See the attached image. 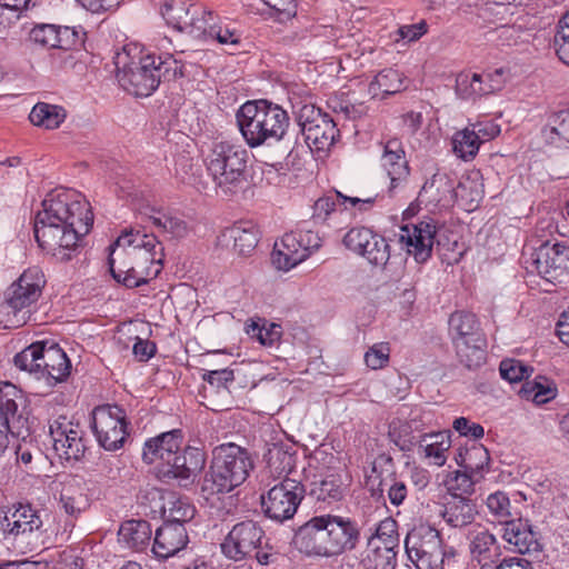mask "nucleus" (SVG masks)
Wrapping results in <instances>:
<instances>
[{
  "mask_svg": "<svg viewBox=\"0 0 569 569\" xmlns=\"http://www.w3.org/2000/svg\"><path fill=\"white\" fill-rule=\"evenodd\" d=\"M41 204L42 210L34 218L36 240L42 250L60 261H68L92 228L90 203L76 190L57 188Z\"/></svg>",
  "mask_w": 569,
  "mask_h": 569,
  "instance_id": "1",
  "label": "nucleus"
},
{
  "mask_svg": "<svg viewBox=\"0 0 569 569\" xmlns=\"http://www.w3.org/2000/svg\"><path fill=\"white\" fill-rule=\"evenodd\" d=\"M114 63L118 82L136 97H149L161 82L184 77V64L171 53L147 54L139 61H129V54L118 53Z\"/></svg>",
  "mask_w": 569,
  "mask_h": 569,
  "instance_id": "2",
  "label": "nucleus"
},
{
  "mask_svg": "<svg viewBox=\"0 0 569 569\" xmlns=\"http://www.w3.org/2000/svg\"><path fill=\"white\" fill-rule=\"evenodd\" d=\"M236 119L243 140L251 149L279 142L289 127L287 111L264 99L243 103L237 111Z\"/></svg>",
  "mask_w": 569,
  "mask_h": 569,
  "instance_id": "3",
  "label": "nucleus"
},
{
  "mask_svg": "<svg viewBox=\"0 0 569 569\" xmlns=\"http://www.w3.org/2000/svg\"><path fill=\"white\" fill-rule=\"evenodd\" d=\"M254 468L248 449L229 442L216 447L209 470L201 482V491L210 496L226 495L241 486Z\"/></svg>",
  "mask_w": 569,
  "mask_h": 569,
  "instance_id": "4",
  "label": "nucleus"
},
{
  "mask_svg": "<svg viewBox=\"0 0 569 569\" xmlns=\"http://www.w3.org/2000/svg\"><path fill=\"white\" fill-rule=\"evenodd\" d=\"M248 158V151L240 144L227 140L212 142L204 164L220 194L234 197L246 190Z\"/></svg>",
  "mask_w": 569,
  "mask_h": 569,
  "instance_id": "5",
  "label": "nucleus"
},
{
  "mask_svg": "<svg viewBox=\"0 0 569 569\" xmlns=\"http://www.w3.org/2000/svg\"><path fill=\"white\" fill-rule=\"evenodd\" d=\"M116 247H128L132 261L131 277L127 288H137L157 278L163 267L164 248L154 234L126 231L114 241Z\"/></svg>",
  "mask_w": 569,
  "mask_h": 569,
  "instance_id": "6",
  "label": "nucleus"
},
{
  "mask_svg": "<svg viewBox=\"0 0 569 569\" xmlns=\"http://www.w3.org/2000/svg\"><path fill=\"white\" fill-rule=\"evenodd\" d=\"M405 548L417 569H443L446 560L456 553L453 547L445 543L441 533L429 525L413 527L407 533Z\"/></svg>",
  "mask_w": 569,
  "mask_h": 569,
  "instance_id": "7",
  "label": "nucleus"
},
{
  "mask_svg": "<svg viewBox=\"0 0 569 569\" xmlns=\"http://www.w3.org/2000/svg\"><path fill=\"white\" fill-rule=\"evenodd\" d=\"M305 495L300 481L284 478L260 496L261 510L268 519L283 523L295 517Z\"/></svg>",
  "mask_w": 569,
  "mask_h": 569,
  "instance_id": "8",
  "label": "nucleus"
},
{
  "mask_svg": "<svg viewBox=\"0 0 569 569\" xmlns=\"http://www.w3.org/2000/svg\"><path fill=\"white\" fill-rule=\"evenodd\" d=\"M91 427L99 446L107 451L121 449L129 435L126 411L118 405L96 407Z\"/></svg>",
  "mask_w": 569,
  "mask_h": 569,
  "instance_id": "9",
  "label": "nucleus"
},
{
  "mask_svg": "<svg viewBox=\"0 0 569 569\" xmlns=\"http://www.w3.org/2000/svg\"><path fill=\"white\" fill-rule=\"evenodd\" d=\"M526 267L551 283H561L569 276V239L546 241L537 248Z\"/></svg>",
  "mask_w": 569,
  "mask_h": 569,
  "instance_id": "10",
  "label": "nucleus"
},
{
  "mask_svg": "<svg viewBox=\"0 0 569 569\" xmlns=\"http://www.w3.org/2000/svg\"><path fill=\"white\" fill-rule=\"evenodd\" d=\"M297 121L311 151H328L339 137L336 121L312 104L300 108Z\"/></svg>",
  "mask_w": 569,
  "mask_h": 569,
  "instance_id": "11",
  "label": "nucleus"
},
{
  "mask_svg": "<svg viewBox=\"0 0 569 569\" xmlns=\"http://www.w3.org/2000/svg\"><path fill=\"white\" fill-rule=\"evenodd\" d=\"M44 284L43 272L38 267H31L24 270L7 289L6 305L14 316L21 313V319H18V322L26 323L30 318V308L41 297Z\"/></svg>",
  "mask_w": 569,
  "mask_h": 569,
  "instance_id": "12",
  "label": "nucleus"
},
{
  "mask_svg": "<svg viewBox=\"0 0 569 569\" xmlns=\"http://www.w3.org/2000/svg\"><path fill=\"white\" fill-rule=\"evenodd\" d=\"M320 246L321 239L311 230L288 232L282 237L280 243L276 242L272 262L278 269L290 270L305 261Z\"/></svg>",
  "mask_w": 569,
  "mask_h": 569,
  "instance_id": "13",
  "label": "nucleus"
},
{
  "mask_svg": "<svg viewBox=\"0 0 569 569\" xmlns=\"http://www.w3.org/2000/svg\"><path fill=\"white\" fill-rule=\"evenodd\" d=\"M206 460V452L202 449L187 446L160 465L158 476L166 482L174 481L182 488H189L203 470Z\"/></svg>",
  "mask_w": 569,
  "mask_h": 569,
  "instance_id": "14",
  "label": "nucleus"
},
{
  "mask_svg": "<svg viewBox=\"0 0 569 569\" xmlns=\"http://www.w3.org/2000/svg\"><path fill=\"white\" fill-rule=\"evenodd\" d=\"M264 531L253 520L237 522L221 542V552L233 561H241L252 557L261 547Z\"/></svg>",
  "mask_w": 569,
  "mask_h": 569,
  "instance_id": "15",
  "label": "nucleus"
},
{
  "mask_svg": "<svg viewBox=\"0 0 569 569\" xmlns=\"http://www.w3.org/2000/svg\"><path fill=\"white\" fill-rule=\"evenodd\" d=\"M53 450L60 459L79 461L87 450L84 431L79 423H73L67 417L60 416L49 426Z\"/></svg>",
  "mask_w": 569,
  "mask_h": 569,
  "instance_id": "16",
  "label": "nucleus"
},
{
  "mask_svg": "<svg viewBox=\"0 0 569 569\" xmlns=\"http://www.w3.org/2000/svg\"><path fill=\"white\" fill-rule=\"evenodd\" d=\"M328 521L327 515H321L300 526L293 536L295 547L307 556L333 557Z\"/></svg>",
  "mask_w": 569,
  "mask_h": 569,
  "instance_id": "17",
  "label": "nucleus"
},
{
  "mask_svg": "<svg viewBox=\"0 0 569 569\" xmlns=\"http://www.w3.org/2000/svg\"><path fill=\"white\" fill-rule=\"evenodd\" d=\"M343 244L365 257L373 266H385L390 258L387 240L366 227L350 229L343 237Z\"/></svg>",
  "mask_w": 569,
  "mask_h": 569,
  "instance_id": "18",
  "label": "nucleus"
},
{
  "mask_svg": "<svg viewBox=\"0 0 569 569\" xmlns=\"http://www.w3.org/2000/svg\"><path fill=\"white\" fill-rule=\"evenodd\" d=\"M437 223L432 218L426 217L416 223H407L400 228V241L405 244L408 254L418 263L430 259Z\"/></svg>",
  "mask_w": 569,
  "mask_h": 569,
  "instance_id": "19",
  "label": "nucleus"
},
{
  "mask_svg": "<svg viewBox=\"0 0 569 569\" xmlns=\"http://www.w3.org/2000/svg\"><path fill=\"white\" fill-rule=\"evenodd\" d=\"M502 539L510 546V551L520 555L538 556L543 549L540 532L521 518L503 522Z\"/></svg>",
  "mask_w": 569,
  "mask_h": 569,
  "instance_id": "20",
  "label": "nucleus"
},
{
  "mask_svg": "<svg viewBox=\"0 0 569 569\" xmlns=\"http://www.w3.org/2000/svg\"><path fill=\"white\" fill-rule=\"evenodd\" d=\"M332 552L340 556L357 548L361 538L359 523L349 517L327 513Z\"/></svg>",
  "mask_w": 569,
  "mask_h": 569,
  "instance_id": "21",
  "label": "nucleus"
},
{
  "mask_svg": "<svg viewBox=\"0 0 569 569\" xmlns=\"http://www.w3.org/2000/svg\"><path fill=\"white\" fill-rule=\"evenodd\" d=\"M38 379H44L49 386L64 381L71 370L66 352L54 342L43 341Z\"/></svg>",
  "mask_w": 569,
  "mask_h": 569,
  "instance_id": "22",
  "label": "nucleus"
},
{
  "mask_svg": "<svg viewBox=\"0 0 569 569\" xmlns=\"http://www.w3.org/2000/svg\"><path fill=\"white\" fill-rule=\"evenodd\" d=\"M188 535L183 525L164 521L156 530L152 551L161 559H168L182 550L188 543Z\"/></svg>",
  "mask_w": 569,
  "mask_h": 569,
  "instance_id": "23",
  "label": "nucleus"
},
{
  "mask_svg": "<svg viewBox=\"0 0 569 569\" xmlns=\"http://www.w3.org/2000/svg\"><path fill=\"white\" fill-rule=\"evenodd\" d=\"M182 442L183 433L181 429L162 432L144 442L142 460L148 465L158 459L161 460V463H164L180 451Z\"/></svg>",
  "mask_w": 569,
  "mask_h": 569,
  "instance_id": "24",
  "label": "nucleus"
},
{
  "mask_svg": "<svg viewBox=\"0 0 569 569\" xmlns=\"http://www.w3.org/2000/svg\"><path fill=\"white\" fill-rule=\"evenodd\" d=\"M381 164L390 180L389 192L392 193L409 176V167L405 158V151L398 140H389L386 143Z\"/></svg>",
  "mask_w": 569,
  "mask_h": 569,
  "instance_id": "25",
  "label": "nucleus"
},
{
  "mask_svg": "<svg viewBox=\"0 0 569 569\" xmlns=\"http://www.w3.org/2000/svg\"><path fill=\"white\" fill-rule=\"evenodd\" d=\"M1 527L4 533L18 536L39 530L42 520L30 505L19 503L13 511L4 516Z\"/></svg>",
  "mask_w": 569,
  "mask_h": 569,
  "instance_id": "26",
  "label": "nucleus"
},
{
  "mask_svg": "<svg viewBox=\"0 0 569 569\" xmlns=\"http://www.w3.org/2000/svg\"><path fill=\"white\" fill-rule=\"evenodd\" d=\"M477 515L473 500L467 497L449 496L442 505L440 516L452 528H463L472 523Z\"/></svg>",
  "mask_w": 569,
  "mask_h": 569,
  "instance_id": "27",
  "label": "nucleus"
},
{
  "mask_svg": "<svg viewBox=\"0 0 569 569\" xmlns=\"http://www.w3.org/2000/svg\"><path fill=\"white\" fill-rule=\"evenodd\" d=\"M17 398H21L20 391L11 383L6 382L0 387V425L12 435L20 433L26 420L18 413Z\"/></svg>",
  "mask_w": 569,
  "mask_h": 569,
  "instance_id": "28",
  "label": "nucleus"
},
{
  "mask_svg": "<svg viewBox=\"0 0 569 569\" xmlns=\"http://www.w3.org/2000/svg\"><path fill=\"white\" fill-rule=\"evenodd\" d=\"M469 549L472 560L482 568L496 563L501 556V546L489 530L476 532L470 540Z\"/></svg>",
  "mask_w": 569,
  "mask_h": 569,
  "instance_id": "29",
  "label": "nucleus"
},
{
  "mask_svg": "<svg viewBox=\"0 0 569 569\" xmlns=\"http://www.w3.org/2000/svg\"><path fill=\"white\" fill-rule=\"evenodd\" d=\"M420 197L429 203L448 206L456 201L458 193L455 181L447 173L437 172L425 182Z\"/></svg>",
  "mask_w": 569,
  "mask_h": 569,
  "instance_id": "30",
  "label": "nucleus"
},
{
  "mask_svg": "<svg viewBox=\"0 0 569 569\" xmlns=\"http://www.w3.org/2000/svg\"><path fill=\"white\" fill-rule=\"evenodd\" d=\"M451 447L449 432H430L420 436L418 452L430 463L441 467L447 461V452Z\"/></svg>",
  "mask_w": 569,
  "mask_h": 569,
  "instance_id": "31",
  "label": "nucleus"
},
{
  "mask_svg": "<svg viewBox=\"0 0 569 569\" xmlns=\"http://www.w3.org/2000/svg\"><path fill=\"white\" fill-rule=\"evenodd\" d=\"M452 343L485 337L476 315L467 311L453 312L448 321Z\"/></svg>",
  "mask_w": 569,
  "mask_h": 569,
  "instance_id": "32",
  "label": "nucleus"
},
{
  "mask_svg": "<svg viewBox=\"0 0 569 569\" xmlns=\"http://www.w3.org/2000/svg\"><path fill=\"white\" fill-rule=\"evenodd\" d=\"M151 526L147 520H127L118 531L119 541L133 550H143L150 542Z\"/></svg>",
  "mask_w": 569,
  "mask_h": 569,
  "instance_id": "33",
  "label": "nucleus"
},
{
  "mask_svg": "<svg viewBox=\"0 0 569 569\" xmlns=\"http://www.w3.org/2000/svg\"><path fill=\"white\" fill-rule=\"evenodd\" d=\"M396 551L389 543L367 542V548L361 552L360 565L362 569H395Z\"/></svg>",
  "mask_w": 569,
  "mask_h": 569,
  "instance_id": "34",
  "label": "nucleus"
},
{
  "mask_svg": "<svg viewBox=\"0 0 569 569\" xmlns=\"http://www.w3.org/2000/svg\"><path fill=\"white\" fill-rule=\"evenodd\" d=\"M542 138L549 144L566 147L569 144V109L552 112L541 130Z\"/></svg>",
  "mask_w": 569,
  "mask_h": 569,
  "instance_id": "35",
  "label": "nucleus"
},
{
  "mask_svg": "<svg viewBox=\"0 0 569 569\" xmlns=\"http://www.w3.org/2000/svg\"><path fill=\"white\" fill-rule=\"evenodd\" d=\"M406 78L397 70L387 68L376 74L369 83L368 92L371 98H386L406 89Z\"/></svg>",
  "mask_w": 569,
  "mask_h": 569,
  "instance_id": "36",
  "label": "nucleus"
},
{
  "mask_svg": "<svg viewBox=\"0 0 569 569\" xmlns=\"http://www.w3.org/2000/svg\"><path fill=\"white\" fill-rule=\"evenodd\" d=\"M264 458L270 471L278 477L284 476V478H288V475L296 468L297 455L291 446L272 443L268 448Z\"/></svg>",
  "mask_w": 569,
  "mask_h": 569,
  "instance_id": "37",
  "label": "nucleus"
},
{
  "mask_svg": "<svg viewBox=\"0 0 569 569\" xmlns=\"http://www.w3.org/2000/svg\"><path fill=\"white\" fill-rule=\"evenodd\" d=\"M201 6L192 3L190 0H169L164 2L161 14L168 26L182 32L191 13L199 14Z\"/></svg>",
  "mask_w": 569,
  "mask_h": 569,
  "instance_id": "38",
  "label": "nucleus"
},
{
  "mask_svg": "<svg viewBox=\"0 0 569 569\" xmlns=\"http://www.w3.org/2000/svg\"><path fill=\"white\" fill-rule=\"evenodd\" d=\"M459 361L468 369H476L486 362L487 340L485 337L453 342Z\"/></svg>",
  "mask_w": 569,
  "mask_h": 569,
  "instance_id": "39",
  "label": "nucleus"
},
{
  "mask_svg": "<svg viewBox=\"0 0 569 569\" xmlns=\"http://www.w3.org/2000/svg\"><path fill=\"white\" fill-rule=\"evenodd\" d=\"M226 237L233 241L234 250L247 256L254 250L259 241V231L252 222H238L228 228Z\"/></svg>",
  "mask_w": 569,
  "mask_h": 569,
  "instance_id": "40",
  "label": "nucleus"
},
{
  "mask_svg": "<svg viewBox=\"0 0 569 569\" xmlns=\"http://www.w3.org/2000/svg\"><path fill=\"white\" fill-rule=\"evenodd\" d=\"M152 212L150 219L153 226L163 233L173 239H182L189 234L191 228L180 214L154 209Z\"/></svg>",
  "mask_w": 569,
  "mask_h": 569,
  "instance_id": "41",
  "label": "nucleus"
},
{
  "mask_svg": "<svg viewBox=\"0 0 569 569\" xmlns=\"http://www.w3.org/2000/svg\"><path fill=\"white\" fill-rule=\"evenodd\" d=\"M519 395L526 400L543 405L557 396V387L548 378L538 376L533 380L525 381L519 390Z\"/></svg>",
  "mask_w": 569,
  "mask_h": 569,
  "instance_id": "42",
  "label": "nucleus"
},
{
  "mask_svg": "<svg viewBox=\"0 0 569 569\" xmlns=\"http://www.w3.org/2000/svg\"><path fill=\"white\" fill-rule=\"evenodd\" d=\"M346 487L339 475H328L319 481H313L310 495L318 501L328 505L342 500Z\"/></svg>",
  "mask_w": 569,
  "mask_h": 569,
  "instance_id": "43",
  "label": "nucleus"
},
{
  "mask_svg": "<svg viewBox=\"0 0 569 569\" xmlns=\"http://www.w3.org/2000/svg\"><path fill=\"white\" fill-rule=\"evenodd\" d=\"M66 117L67 113L62 107L46 102H38L29 114L32 124L48 130L59 128Z\"/></svg>",
  "mask_w": 569,
  "mask_h": 569,
  "instance_id": "44",
  "label": "nucleus"
},
{
  "mask_svg": "<svg viewBox=\"0 0 569 569\" xmlns=\"http://www.w3.org/2000/svg\"><path fill=\"white\" fill-rule=\"evenodd\" d=\"M456 460L467 471L482 475L483 469L489 466L490 456L483 445L475 442L469 448L460 451Z\"/></svg>",
  "mask_w": 569,
  "mask_h": 569,
  "instance_id": "45",
  "label": "nucleus"
},
{
  "mask_svg": "<svg viewBox=\"0 0 569 569\" xmlns=\"http://www.w3.org/2000/svg\"><path fill=\"white\" fill-rule=\"evenodd\" d=\"M108 264L112 278L127 287V278L131 277L132 261L128 258V247L109 246Z\"/></svg>",
  "mask_w": 569,
  "mask_h": 569,
  "instance_id": "46",
  "label": "nucleus"
},
{
  "mask_svg": "<svg viewBox=\"0 0 569 569\" xmlns=\"http://www.w3.org/2000/svg\"><path fill=\"white\" fill-rule=\"evenodd\" d=\"M483 475H475L466 469L463 471L456 470L450 472L445 480L448 492L450 496L471 495L475 490V485L482 479Z\"/></svg>",
  "mask_w": 569,
  "mask_h": 569,
  "instance_id": "47",
  "label": "nucleus"
},
{
  "mask_svg": "<svg viewBox=\"0 0 569 569\" xmlns=\"http://www.w3.org/2000/svg\"><path fill=\"white\" fill-rule=\"evenodd\" d=\"M388 437L403 452L412 451L416 446H419L420 440V436L413 435L410 426L400 419H395L389 423Z\"/></svg>",
  "mask_w": 569,
  "mask_h": 569,
  "instance_id": "48",
  "label": "nucleus"
},
{
  "mask_svg": "<svg viewBox=\"0 0 569 569\" xmlns=\"http://www.w3.org/2000/svg\"><path fill=\"white\" fill-rule=\"evenodd\" d=\"M480 144V136L470 128L456 132L452 139L453 152L466 161L476 157Z\"/></svg>",
  "mask_w": 569,
  "mask_h": 569,
  "instance_id": "49",
  "label": "nucleus"
},
{
  "mask_svg": "<svg viewBox=\"0 0 569 569\" xmlns=\"http://www.w3.org/2000/svg\"><path fill=\"white\" fill-rule=\"evenodd\" d=\"M212 11L206 10L201 6L199 14L191 13L187 23H184L183 31L196 39H209L214 28Z\"/></svg>",
  "mask_w": 569,
  "mask_h": 569,
  "instance_id": "50",
  "label": "nucleus"
},
{
  "mask_svg": "<svg viewBox=\"0 0 569 569\" xmlns=\"http://www.w3.org/2000/svg\"><path fill=\"white\" fill-rule=\"evenodd\" d=\"M43 341H37L17 353L13 358L14 366L20 370L39 376Z\"/></svg>",
  "mask_w": 569,
  "mask_h": 569,
  "instance_id": "51",
  "label": "nucleus"
},
{
  "mask_svg": "<svg viewBox=\"0 0 569 569\" xmlns=\"http://www.w3.org/2000/svg\"><path fill=\"white\" fill-rule=\"evenodd\" d=\"M456 93L465 100L486 96L480 73L460 72L456 79Z\"/></svg>",
  "mask_w": 569,
  "mask_h": 569,
  "instance_id": "52",
  "label": "nucleus"
},
{
  "mask_svg": "<svg viewBox=\"0 0 569 569\" xmlns=\"http://www.w3.org/2000/svg\"><path fill=\"white\" fill-rule=\"evenodd\" d=\"M370 535L367 542L373 543H389V546H396L397 541V522L388 517L383 520H379L369 528Z\"/></svg>",
  "mask_w": 569,
  "mask_h": 569,
  "instance_id": "53",
  "label": "nucleus"
},
{
  "mask_svg": "<svg viewBox=\"0 0 569 569\" xmlns=\"http://www.w3.org/2000/svg\"><path fill=\"white\" fill-rule=\"evenodd\" d=\"M60 503L68 516L78 518L90 507V499L86 493L69 488L61 493Z\"/></svg>",
  "mask_w": 569,
  "mask_h": 569,
  "instance_id": "54",
  "label": "nucleus"
},
{
  "mask_svg": "<svg viewBox=\"0 0 569 569\" xmlns=\"http://www.w3.org/2000/svg\"><path fill=\"white\" fill-rule=\"evenodd\" d=\"M86 32L74 27L57 26V39L54 48L64 51L80 49L84 43Z\"/></svg>",
  "mask_w": 569,
  "mask_h": 569,
  "instance_id": "55",
  "label": "nucleus"
},
{
  "mask_svg": "<svg viewBox=\"0 0 569 569\" xmlns=\"http://www.w3.org/2000/svg\"><path fill=\"white\" fill-rule=\"evenodd\" d=\"M499 371L502 379L516 383L523 379L527 381L532 373V368L520 360L505 359L500 362Z\"/></svg>",
  "mask_w": 569,
  "mask_h": 569,
  "instance_id": "56",
  "label": "nucleus"
},
{
  "mask_svg": "<svg viewBox=\"0 0 569 569\" xmlns=\"http://www.w3.org/2000/svg\"><path fill=\"white\" fill-rule=\"evenodd\" d=\"M553 46L558 58L569 66V11L559 20Z\"/></svg>",
  "mask_w": 569,
  "mask_h": 569,
  "instance_id": "57",
  "label": "nucleus"
},
{
  "mask_svg": "<svg viewBox=\"0 0 569 569\" xmlns=\"http://www.w3.org/2000/svg\"><path fill=\"white\" fill-rule=\"evenodd\" d=\"M486 506L490 515L503 525L510 517V500L507 493L497 491L488 496Z\"/></svg>",
  "mask_w": 569,
  "mask_h": 569,
  "instance_id": "58",
  "label": "nucleus"
},
{
  "mask_svg": "<svg viewBox=\"0 0 569 569\" xmlns=\"http://www.w3.org/2000/svg\"><path fill=\"white\" fill-rule=\"evenodd\" d=\"M390 357V347L387 342L375 343L365 353L366 365L373 370L382 369L387 366Z\"/></svg>",
  "mask_w": 569,
  "mask_h": 569,
  "instance_id": "59",
  "label": "nucleus"
},
{
  "mask_svg": "<svg viewBox=\"0 0 569 569\" xmlns=\"http://www.w3.org/2000/svg\"><path fill=\"white\" fill-rule=\"evenodd\" d=\"M30 39L42 47L54 48L57 39L56 24H38L30 31Z\"/></svg>",
  "mask_w": 569,
  "mask_h": 569,
  "instance_id": "60",
  "label": "nucleus"
},
{
  "mask_svg": "<svg viewBox=\"0 0 569 569\" xmlns=\"http://www.w3.org/2000/svg\"><path fill=\"white\" fill-rule=\"evenodd\" d=\"M194 512L196 510L191 505L183 502L182 500H177L172 503V507L169 508L166 521L177 522L184 526V522L193 518Z\"/></svg>",
  "mask_w": 569,
  "mask_h": 569,
  "instance_id": "61",
  "label": "nucleus"
},
{
  "mask_svg": "<svg viewBox=\"0 0 569 569\" xmlns=\"http://www.w3.org/2000/svg\"><path fill=\"white\" fill-rule=\"evenodd\" d=\"M99 475L108 480H117L120 477L121 461L117 457H100L97 462Z\"/></svg>",
  "mask_w": 569,
  "mask_h": 569,
  "instance_id": "62",
  "label": "nucleus"
},
{
  "mask_svg": "<svg viewBox=\"0 0 569 569\" xmlns=\"http://www.w3.org/2000/svg\"><path fill=\"white\" fill-rule=\"evenodd\" d=\"M452 428L463 437H469L473 440L480 439L485 435V429L481 425L471 422L468 418L459 417L455 419Z\"/></svg>",
  "mask_w": 569,
  "mask_h": 569,
  "instance_id": "63",
  "label": "nucleus"
},
{
  "mask_svg": "<svg viewBox=\"0 0 569 569\" xmlns=\"http://www.w3.org/2000/svg\"><path fill=\"white\" fill-rule=\"evenodd\" d=\"M277 328L279 327L272 325L270 329H266L260 327L258 323L252 322L250 329H248V333L257 338L261 345L272 346L280 338V332L277 330Z\"/></svg>",
  "mask_w": 569,
  "mask_h": 569,
  "instance_id": "64",
  "label": "nucleus"
}]
</instances>
